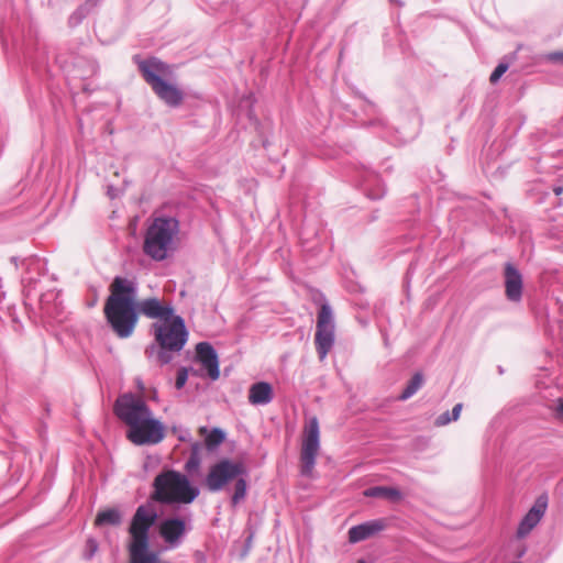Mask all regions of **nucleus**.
<instances>
[{
	"mask_svg": "<svg viewBox=\"0 0 563 563\" xmlns=\"http://www.w3.org/2000/svg\"><path fill=\"white\" fill-rule=\"evenodd\" d=\"M89 15V13L81 7L79 5L69 16L68 19V24L70 26H77L79 25L84 19H86L87 16Z\"/></svg>",
	"mask_w": 563,
	"mask_h": 563,
	"instance_id": "obj_25",
	"label": "nucleus"
},
{
	"mask_svg": "<svg viewBox=\"0 0 563 563\" xmlns=\"http://www.w3.org/2000/svg\"><path fill=\"white\" fill-rule=\"evenodd\" d=\"M462 408H463V405L460 402V404H456L452 411L450 412L452 418L456 421L459 418H460V415H461V411H462Z\"/></svg>",
	"mask_w": 563,
	"mask_h": 563,
	"instance_id": "obj_33",
	"label": "nucleus"
},
{
	"mask_svg": "<svg viewBox=\"0 0 563 563\" xmlns=\"http://www.w3.org/2000/svg\"><path fill=\"white\" fill-rule=\"evenodd\" d=\"M157 511L151 505H140L130 523V563H170L150 549V530L156 523Z\"/></svg>",
	"mask_w": 563,
	"mask_h": 563,
	"instance_id": "obj_3",
	"label": "nucleus"
},
{
	"mask_svg": "<svg viewBox=\"0 0 563 563\" xmlns=\"http://www.w3.org/2000/svg\"><path fill=\"white\" fill-rule=\"evenodd\" d=\"M188 375H189V368L180 367L178 369L177 376H176V382H175V387L177 389L184 388V386L186 385V383L188 380Z\"/></svg>",
	"mask_w": 563,
	"mask_h": 563,
	"instance_id": "obj_28",
	"label": "nucleus"
},
{
	"mask_svg": "<svg viewBox=\"0 0 563 563\" xmlns=\"http://www.w3.org/2000/svg\"><path fill=\"white\" fill-rule=\"evenodd\" d=\"M102 0H85L80 4L89 14H91L101 3Z\"/></svg>",
	"mask_w": 563,
	"mask_h": 563,
	"instance_id": "obj_30",
	"label": "nucleus"
},
{
	"mask_svg": "<svg viewBox=\"0 0 563 563\" xmlns=\"http://www.w3.org/2000/svg\"><path fill=\"white\" fill-rule=\"evenodd\" d=\"M366 195H367V197H368L369 199L376 200V199H380V198H383V197H384V195H385V190L379 189V190H377V191H368Z\"/></svg>",
	"mask_w": 563,
	"mask_h": 563,
	"instance_id": "obj_34",
	"label": "nucleus"
},
{
	"mask_svg": "<svg viewBox=\"0 0 563 563\" xmlns=\"http://www.w3.org/2000/svg\"><path fill=\"white\" fill-rule=\"evenodd\" d=\"M545 59L553 64H562L563 65V52H552L545 56Z\"/></svg>",
	"mask_w": 563,
	"mask_h": 563,
	"instance_id": "obj_31",
	"label": "nucleus"
},
{
	"mask_svg": "<svg viewBox=\"0 0 563 563\" xmlns=\"http://www.w3.org/2000/svg\"><path fill=\"white\" fill-rule=\"evenodd\" d=\"M274 398V390L269 383L257 382L250 386L249 401L254 406L269 404Z\"/></svg>",
	"mask_w": 563,
	"mask_h": 563,
	"instance_id": "obj_17",
	"label": "nucleus"
},
{
	"mask_svg": "<svg viewBox=\"0 0 563 563\" xmlns=\"http://www.w3.org/2000/svg\"><path fill=\"white\" fill-rule=\"evenodd\" d=\"M108 194L111 196V198H113V196L111 194H113V190H108Z\"/></svg>",
	"mask_w": 563,
	"mask_h": 563,
	"instance_id": "obj_40",
	"label": "nucleus"
},
{
	"mask_svg": "<svg viewBox=\"0 0 563 563\" xmlns=\"http://www.w3.org/2000/svg\"><path fill=\"white\" fill-rule=\"evenodd\" d=\"M498 372H499L500 374L504 372V371H503V368H501L500 366L498 367Z\"/></svg>",
	"mask_w": 563,
	"mask_h": 563,
	"instance_id": "obj_41",
	"label": "nucleus"
},
{
	"mask_svg": "<svg viewBox=\"0 0 563 563\" xmlns=\"http://www.w3.org/2000/svg\"><path fill=\"white\" fill-rule=\"evenodd\" d=\"M452 421H455V420L452 418L450 411H445V412L439 415L435 418L434 426H437V427H444V426L449 424Z\"/></svg>",
	"mask_w": 563,
	"mask_h": 563,
	"instance_id": "obj_29",
	"label": "nucleus"
},
{
	"mask_svg": "<svg viewBox=\"0 0 563 563\" xmlns=\"http://www.w3.org/2000/svg\"><path fill=\"white\" fill-rule=\"evenodd\" d=\"M362 99H364L366 101V104H367L366 112L367 113H372V114H377L378 113L377 106L374 102L367 100L363 96H362Z\"/></svg>",
	"mask_w": 563,
	"mask_h": 563,
	"instance_id": "obj_32",
	"label": "nucleus"
},
{
	"mask_svg": "<svg viewBox=\"0 0 563 563\" xmlns=\"http://www.w3.org/2000/svg\"><path fill=\"white\" fill-rule=\"evenodd\" d=\"M154 342L145 349V355L158 366L169 364L188 342L189 332L185 319L175 314L168 321L151 325Z\"/></svg>",
	"mask_w": 563,
	"mask_h": 563,
	"instance_id": "obj_2",
	"label": "nucleus"
},
{
	"mask_svg": "<svg viewBox=\"0 0 563 563\" xmlns=\"http://www.w3.org/2000/svg\"><path fill=\"white\" fill-rule=\"evenodd\" d=\"M554 192L556 195H561L563 192V187H559V188L554 189Z\"/></svg>",
	"mask_w": 563,
	"mask_h": 563,
	"instance_id": "obj_37",
	"label": "nucleus"
},
{
	"mask_svg": "<svg viewBox=\"0 0 563 563\" xmlns=\"http://www.w3.org/2000/svg\"><path fill=\"white\" fill-rule=\"evenodd\" d=\"M366 497L371 498H385L391 501H399L402 498V493L396 487L388 486H373L364 492Z\"/></svg>",
	"mask_w": 563,
	"mask_h": 563,
	"instance_id": "obj_19",
	"label": "nucleus"
},
{
	"mask_svg": "<svg viewBox=\"0 0 563 563\" xmlns=\"http://www.w3.org/2000/svg\"><path fill=\"white\" fill-rule=\"evenodd\" d=\"M332 328L334 329V320H333V311L331 306L328 302L321 305L318 319H317V328Z\"/></svg>",
	"mask_w": 563,
	"mask_h": 563,
	"instance_id": "obj_22",
	"label": "nucleus"
},
{
	"mask_svg": "<svg viewBox=\"0 0 563 563\" xmlns=\"http://www.w3.org/2000/svg\"><path fill=\"white\" fill-rule=\"evenodd\" d=\"M504 286L506 299L519 303L523 296V277L520 271L511 263L504 265Z\"/></svg>",
	"mask_w": 563,
	"mask_h": 563,
	"instance_id": "obj_13",
	"label": "nucleus"
},
{
	"mask_svg": "<svg viewBox=\"0 0 563 563\" xmlns=\"http://www.w3.org/2000/svg\"><path fill=\"white\" fill-rule=\"evenodd\" d=\"M122 523V514L117 508H107L100 510L95 519L97 527L113 526L118 527Z\"/></svg>",
	"mask_w": 563,
	"mask_h": 563,
	"instance_id": "obj_20",
	"label": "nucleus"
},
{
	"mask_svg": "<svg viewBox=\"0 0 563 563\" xmlns=\"http://www.w3.org/2000/svg\"><path fill=\"white\" fill-rule=\"evenodd\" d=\"M190 530V525L177 516L163 518L158 523V533L169 549L178 548Z\"/></svg>",
	"mask_w": 563,
	"mask_h": 563,
	"instance_id": "obj_10",
	"label": "nucleus"
},
{
	"mask_svg": "<svg viewBox=\"0 0 563 563\" xmlns=\"http://www.w3.org/2000/svg\"><path fill=\"white\" fill-rule=\"evenodd\" d=\"M179 222L174 217H156L144 234L143 253L155 262L165 261L174 251Z\"/></svg>",
	"mask_w": 563,
	"mask_h": 563,
	"instance_id": "obj_7",
	"label": "nucleus"
},
{
	"mask_svg": "<svg viewBox=\"0 0 563 563\" xmlns=\"http://www.w3.org/2000/svg\"><path fill=\"white\" fill-rule=\"evenodd\" d=\"M139 313L150 319H158L161 322L168 321L175 316V308L170 302H162L155 297L136 301Z\"/></svg>",
	"mask_w": 563,
	"mask_h": 563,
	"instance_id": "obj_14",
	"label": "nucleus"
},
{
	"mask_svg": "<svg viewBox=\"0 0 563 563\" xmlns=\"http://www.w3.org/2000/svg\"><path fill=\"white\" fill-rule=\"evenodd\" d=\"M133 62L143 79L166 106L174 109L181 106L185 98L183 90L162 78L169 73L168 64L154 56L143 59L139 54L133 56Z\"/></svg>",
	"mask_w": 563,
	"mask_h": 563,
	"instance_id": "obj_6",
	"label": "nucleus"
},
{
	"mask_svg": "<svg viewBox=\"0 0 563 563\" xmlns=\"http://www.w3.org/2000/svg\"><path fill=\"white\" fill-rule=\"evenodd\" d=\"M509 66L506 63H499L490 74L489 80L492 84H496L501 76L508 70Z\"/></svg>",
	"mask_w": 563,
	"mask_h": 563,
	"instance_id": "obj_27",
	"label": "nucleus"
},
{
	"mask_svg": "<svg viewBox=\"0 0 563 563\" xmlns=\"http://www.w3.org/2000/svg\"><path fill=\"white\" fill-rule=\"evenodd\" d=\"M423 383L424 378L422 373H415L399 395V400H407L411 398L422 387Z\"/></svg>",
	"mask_w": 563,
	"mask_h": 563,
	"instance_id": "obj_21",
	"label": "nucleus"
},
{
	"mask_svg": "<svg viewBox=\"0 0 563 563\" xmlns=\"http://www.w3.org/2000/svg\"><path fill=\"white\" fill-rule=\"evenodd\" d=\"M334 329L332 328H317L314 335V343L319 358L322 361L327 357L328 353L334 344Z\"/></svg>",
	"mask_w": 563,
	"mask_h": 563,
	"instance_id": "obj_18",
	"label": "nucleus"
},
{
	"mask_svg": "<svg viewBox=\"0 0 563 563\" xmlns=\"http://www.w3.org/2000/svg\"><path fill=\"white\" fill-rule=\"evenodd\" d=\"M548 496L547 494H542L537 497L532 507L528 510V512L520 520L516 537L518 539H523L530 534V532L538 526L544 516L548 508Z\"/></svg>",
	"mask_w": 563,
	"mask_h": 563,
	"instance_id": "obj_12",
	"label": "nucleus"
},
{
	"mask_svg": "<svg viewBox=\"0 0 563 563\" xmlns=\"http://www.w3.org/2000/svg\"><path fill=\"white\" fill-rule=\"evenodd\" d=\"M200 489L191 485L189 478L175 470H166L153 481L151 499L162 505L191 504Z\"/></svg>",
	"mask_w": 563,
	"mask_h": 563,
	"instance_id": "obj_5",
	"label": "nucleus"
},
{
	"mask_svg": "<svg viewBox=\"0 0 563 563\" xmlns=\"http://www.w3.org/2000/svg\"><path fill=\"white\" fill-rule=\"evenodd\" d=\"M196 360L207 371L212 380L220 377L219 357L216 349L209 342H199L196 345Z\"/></svg>",
	"mask_w": 563,
	"mask_h": 563,
	"instance_id": "obj_15",
	"label": "nucleus"
},
{
	"mask_svg": "<svg viewBox=\"0 0 563 563\" xmlns=\"http://www.w3.org/2000/svg\"><path fill=\"white\" fill-rule=\"evenodd\" d=\"M18 260H19V258H18V257H15V256H12V257H11V262H12V263H14V265H15V266L18 265Z\"/></svg>",
	"mask_w": 563,
	"mask_h": 563,
	"instance_id": "obj_38",
	"label": "nucleus"
},
{
	"mask_svg": "<svg viewBox=\"0 0 563 563\" xmlns=\"http://www.w3.org/2000/svg\"><path fill=\"white\" fill-rule=\"evenodd\" d=\"M247 470L242 462L224 457L209 467L203 485L209 492L218 493L223 490L230 482L234 481L231 505L236 507L247 495Z\"/></svg>",
	"mask_w": 563,
	"mask_h": 563,
	"instance_id": "obj_4",
	"label": "nucleus"
},
{
	"mask_svg": "<svg viewBox=\"0 0 563 563\" xmlns=\"http://www.w3.org/2000/svg\"><path fill=\"white\" fill-rule=\"evenodd\" d=\"M556 416L563 419V400L561 399L556 407Z\"/></svg>",
	"mask_w": 563,
	"mask_h": 563,
	"instance_id": "obj_35",
	"label": "nucleus"
},
{
	"mask_svg": "<svg viewBox=\"0 0 563 563\" xmlns=\"http://www.w3.org/2000/svg\"><path fill=\"white\" fill-rule=\"evenodd\" d=\"M198 450H199V444L195 443L192 445L191 454L185 463V470L188 473H192L194 471H197L200 466L201 460H200Z\"/></svg>",
	"mask_w": 563,
	"mask_h": 563,
	"instance_id": "obj_24",
	"label": "nucleus"
},
{
	"mask_svg": "<svg viewBox=\"0 0 563 563\" xmlns=\"http://www.w3.org/2000/svg\"><path fill=\"white\" fill-rule=\"evenodd\" d=\"M383 124H384L383 120L380 118H377L375 120H372V121L367 122L366 125L367 126H375V125H383Z\"/></svg>",
	"mask_w": 563,
	"mask_h": 563,
	"instance_id": "obj_36",
	"label": "nucleus"
},
{
	"mask_svg": "<svg viewBox=\"0 0 563 563\" xmlns=\"http://www.w3.org/2000/svg\"><path fill=\"white\" fill-rule=\"evenodd\" d=\"M109 305L104 303L103 313L106 320L115 335L120 339L130 338L139 321L136 305Z\"/></svg>",
	"mask_w": 563,
	"mask_h": 563,
	"instance_id": "obj_8",
	"label": "nucleus"
},
{
	"mask_svg": "<svg viewBox=\"0 0 563 563\" xmlns=\"http://www.w3.org/2000/svg\"><path fill=\"white\" fill-rule=\"evenodd\" d=\"M114 415L128 426L126 438L136 445H154L165 437L163 423L152 417L145 401L131 393L118 397Z\"/></svg>",
	"mask_w": 563,
	"mask_h": 563,
	"instance_id": "obj_1",
	"label": "nucleus"
},
{
	"mask_svg": "<svg viewBox=\"0 0 563 563\" xmlns=\"http://www.w3.org/2000/svg\"><path fill=\"white\" fill-rule=\"evenodd\" d=\"M387 527L386 519H375V520H368L365 522H362L360 525L353 526L349 529V541L351 543H358L361 541H364L368 538H372L383 530H385Z\"/></svg>",
	"mask_w": 563,
	"mask_h": 563,
	"instance_id": "obj_16",
	"label": "nucleus"
},
{
	"mask_svg": "<svg viewBox=\"0 0 563 563\" xmlns=\"http://www.w3.org/2000/svg\"><path fill=\"white\" fill-rule=\"evenodd\" d=\"M320 449V429L317 417L308 420L303 430L302 448L300 452V474L309 477L316 465V459Z\"/></svg>",
	"mask_w": 563,
	"mask_h": 563,
	"instance_id": "obj_9",
	"label": "nucleus"
},
{
	"mask_svg": "<svg viewBox=\"0 0 563 563\" xmlns=\"http://www.w3.org/2000/svg\"><path fill=\"white\" fill-rule=\"evenodd\" d=\"M98 550V542L93 538L86 541L84 559L91 560Z\"/></svg>",
	"mask_w": 563,
	"mask_h": 563,
	"instance_id": "obj_26",
	"label": "nucleus"
},
{
	"mask_svg": "<svg viewBox=\"0 0 563 563\" xmlns=\"http://www.w3.org/2000/svg\"><path fill=\"white\" fill-rule=\"evenodd\" d=\"M111 294L106 299L104 303L109 305H136L137 285L134 280L128 279L122 276H115L110 286Z\"/></svg>",
	"mask_w": 563,
	"mask_h": 563,
	"instance_id": "obj_11",
	"label": "nucleus"
},
{
	"mask_svg": "<svg viewBox=\"0 0 563 563\" xmlns=\"http://www.w3.org/2000/svg\"><path fill=\"white\" fill-rule=\"evenodd\" d=\"M108 194L111 196V198H113V196L111 194H113V190H108Z\"/></svg>",
	"mask_w": 563,
	"mask_h": 563,
	"instance_id": "obj_39",
	"label": "nucleus"
},
{
	"mask_svg": "<svg viewBox=\"0 0 563 563\" xmlns=\"http://www.w3.org/2000/svg\"><path fill=\"white\" fill-rule=\"evenodd\" d=\"M225 440V432L220 428H213L206 437V445L209 450L219 446Z\"/></svg>",
	"mask_w": 563,
	"mask_h": 563,
	"instance_id": "obj_23",
	"label": "nucleus"
},
{
	"mask_svg": "<svg viewBox=\"0 0 563 563\" xmlns=\"http://www.w3.org/2000/svg\"><path fill=\"white\" fill-rule=\"evenodd\" d=\"M357 563H366L364 560H358Z\"/></svg>",
	"mask_w": 563,
	"mask_h": 563,
	"instance_id": "obj_42",
	"label": "nucleus"
}]
</instances>
